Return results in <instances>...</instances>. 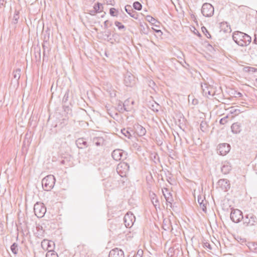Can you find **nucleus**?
Wrapping results in <instances>:
<instances>
[{
	"label": "nucleus",
	"instance_id": "1",
	"mask_svg": "<svg viewBox=\"0 0 257 257\" xmlns=\"http://www.w3.org/2000/svg\"><path fill=\"white\" fill-rule=\"evenodd\" d=\"M232 39L238 45L241 47L248 45L251 40L250 36L239 31H236L233 33Z\"/></svg>",
	"mask_w": 257,
	"mask_h": 257
},
{
	"label": "nucleus",
	"instance_id": "2",
	"mask_svg": "<svg viewBox=\"0 0 257 257\" xmlns=\"http://www.w3.org/2000/svg\"><path fill=\"white\" fill-rule=\"evenodd\" d=\"M55 178L53 175H49L46 176L42 180V185L45 191H49L53 187L55 183Z\"/></svg>",
	"mask_w": 257,
	"mask_h": 257
},
{
	"label": "nucleus",
	"instance_id": "3",
	"mask_svg": "<svg viewBox=\"0 0 257 257\" xmlns=\"http://www.w3.org/2000/svg\"><path fill=\"white\" fill-rule=\"evenodd\" d=\"M35 214L38 218H42L46 212V208L43 203L37 202L34 206Z\"/></svg>",
	"mask_w": 257,
	"mask_h": 257
},
{
	"label": "nucleus",
	"instance_id": "4",
	"mask_svg": "<svg viewBox=\"0 0 257 257\" xmlns=\"http://www.w3.org/2000/svg\"><path fill=\"white\" fill-rule=\"evenodd\" d=\"M214 9L213 6L208 3L203 4L201 8V13L205 17H210L213 16Z\"/></svg>",
	"mask_w": 257,
	"mask_h": 257
},
{
	"label": "nucleus",
	"instance_id": "5",
	"mask_svg": "<svg viewBox=\"0 0 257 257\" xmlns=\"http://www.w3.org/2000/svg\"><path fill=\"white\" fill-rule=\"evenodd\" d=\"M130 166L125 162H120L119 163L116 169L117 173L121 177H126V174L128 172Z\"/></svg>",
	"mask_w": 257,
	"mask_h": 257
},
{
	"label": "nucleus",
	"instance_id": "6",
	"mask_svg": "<svg viewBox=\"0 0 257 257\" xmlns=\"http://www.w3.org/2000/svg\"><path fill=\"white\" fill-rule=\"evenodd\" d=\"M124 84L127 87H132L136 84L135 76L130 72L127 71L124 75Z\"/></svg>",
	"mask_w": 257,
	"mask_h": 257
},
{
	"label": "nucleus",
	"instance_id": "7",
	"mask_svg": "<svg viewBox=\"0 0 257 257\" xmlns=\"http://www.w3.org/2000/svg\"><path fill=\"white\" fill-rule=\"evenodd\" d=\"M230 217L234 223H238L243 218L242 212L237 209H231Z\"/></svg>",
	"mask_w": 257,
	"mask_h": 257
},
{
	"label": "nucleus",
	"instance_id": "8",
	"mask_svg": "<svg viewBox=\"0 0 257 257\" xmlns=\"http://www.w3.org/2000/svg\"><path fill=\"white\" fill-rule=\"evenodd\" d=\"M243 224L246 226H255L257 224V218L253 213H248L245 215Z\"/></svg>",
	"mask_w": 257,
	"mask_h": 257
},
{
	"label": "nucleus",
	"instance_id": "9",
	"mask_svg": "<svg viewBox=\"0 0 257 257\" xmlns=\"http://www.w3.org/2000/svg\"><path fill=\"white\" fill-rule=\"evenodd\" d=\"M230 150V146L228 144L223 143L219 145L217 150L220 155L224 156L228 153Z\"/></svg>",
	"mask_w": 257,
	"mask_h": 257
},
{
	"label": "nucleus",
	"instance_id": "10",
	"mask_svg": "<svg viewBox=\"0 0 257 257\" xmlns=\"http://www.w3.org/2000/svg\"><path fill=\"white\" fill-rule=\"evenodd\" d=\"M217 184L221 190L224 191H228L230 187L229 181L226 179L219 180Z\"/></svg>",
	"mask_w": 257,
	"mask_h": 257
},
{
	"label": "nucleus",
	"instance_id": "11",
	"mask_svg": "<svg viewBox=\"0 0 257 257\" xmlns=\"http://www.w3.org/2000/svg\"><path fill=\"white\" fill-rule=\"evenodd\" d=\"M135 218L134 215L127 213L125 215L123 218V221L125 226L126 227H131L133 224V219Z\"/></svg>",
	"mask_w": 257,
	"mask_h": 257
},
{
	"label": "nucleus",
	"instance_id": "12",
	"mask_svg": "<svg viewBox=\"0 0 257 257\" xmlns=\"http://www.w3.org/2000/svg\"><path fill=\"white\" fill-rule=\"evenodd\" d=\"M124 253L122 250L118 248L111 249L109 253V257H124Z\"/></svg>",
	"mask_w": 257,
	"mask_h": 257
},
{
	"label": "nucleus",
	"instance_id": "13",
	"mask_svg": "<svg viewBox=\"0 0 257 257\" xmlns=\"http://www.w3.org/2000/svg\"><path fill=\"white\" fill-rule=\"evenodd\" d=\"M162 191L166 202L170 204V207H172V203L173 201V199L171 193L169 192L167 188H164V190H162Z\"/></svg>",
	"mask_w": 257,
	"mask_h": 257
},
{
	"label": "nucleus",
	"instance_id": "14",
	"mask_svg": "<svg viewBox=\"0 0 257 257\" xmlns=\"http://www.w3.org/2000/svg\"><path fill=\"white\" fill-rule=\"evenodd\" d=\"M123 154L124 152L122 150L116 149L112 152L111 156L114 160L118 161L121 159Z\"/></svg>",
	"mask_w": 257,
	"mask_h": 257
},
{
	"label": "nucleus",
	"instance_id": "15",
	"mask_svg": "<svg viewBox=\"0 0 257 257\" xmlns=\"http://www.w3.org/2000/svg\"><path fill=\"white\" fill-rule=\"evenodd\" d=\"M12 82L16 83L18 85L19 84V80L21 77V69L17 68L12 72Z\"/></svg>",
	"mask_w": 257,
	"mask_h": 257
},
{
	"label": "nucleus",
	"instance_id": "16",
	"mask_svg": "<svg viewBox=\"0 0 257 257\" xmlns=\"http://www.w3.org/2000/svg\"><path fill=\"white\" fill-rule=\"evenodd\" d=\"M125 11L132 17L135 19L137 20L138 19V15L137 13L134 11L131 6L126 5L124 7Z\"/></svg>",
	"mask_w": 257,
	"mask_h": 257
},
{
	"label": "nucleus",
	"instance_id": "17",
	"mask_svg": "<svg viewBox=\"0 0 257 257\" xmlns=\"http://www.w3.org/2000/svg\"><path fill=\"white\" fill-rule=\"evenodd\" d=\"M92 141L93 144L97 147L103 146L105 145V140L102 137H94Z\"/></svg>",
	"mask_w": 257,
	"mask_h": 257
},
{
	"label": "nucleus",
	"instance_id": "18",
	"mask_svg": "<svg viewBox=\"0 0 257 257\" xmlns=\"http://www.w3.org/2000/svg\"><path fill=\"white\" fill-rule=\"evenodd\" d=\"M202 92L204 95L208 97V95H213L212 93V88L209 86L206 83L201 85Z\"/></svg>",
	"mask_w": 257,
	"mask_h": 257
},
{
	"label": "nucleus",
	"instance_id": "19",
	"mask_svg": "<svg viewBox=\"0 0 257 257\" xmlns=\"http://www.w3.org/2000/svg\"><path fill=\"white\" fill-rule=\"evenodd\" d=\"M136 133L139 136H143L146 134V130L143 126L137 124L135 127Z\"/></svg>",
	"mask_w": 257,
	"mask_h": 257
},
{
	"label": "nucleus",
	"instance_id": "20",
	"mask_svg": "<svg viewBox=\"0 0 257 257\" xmlns=\"http://www.w3.org/2000/svg\"><path fill=\"white\" fill-rule=\"evenodd\" d=\"M232 132L234 134H239L241 131V125L239 122L233 123L231 126Z\"/></svg>",
	"mask_w": 257,
	"mask_h": 257
},
{
	"label": "nucleus",
	"instance_id": "21",
	"mask_svg": "<svg viewBox=\"0 0 257 257\" xmlns=\"http://www.w3.org/2000/svg\"><path fill=\"white\" fill-rule=\"evenodd\" d=\"M140 32L142 34H144L145 35L149 34L150 29L147 24L144 23H140Z\"/></svg>",
	"mask_w": 257,
	"mask_h": 257
},
{
	"label": "nucleus",
	"instance_id": "22",
	"mask_svg": "<svg viewBox=\"0 0 257 257\" xmlns=\"http://www.w3.org/2000/svg\"><path fill=\"white\" fill-rule=\"evenodd\" d=\"M76 144L78 147L80 149L87 147V143L84 138H79L77 139L76 141Z\"/></svg>",
	"mask_w": 257,
	"mask_h": 257
},
{
	"label": "nucleus",
	"instance_id": "23",
	"mask_svg": "<svg viewBox=\"0 0 257 257\" xmlns=\"http://www.w3.org/2000/svg\"><path fill=\"white\" fill-rule=\"evenodd\" d=\"M125 102L126 101H125L124 103H123L120 101H118V104L117 105V109L119 112L123 113L124 111H128L127 109L125 107Z\"/></svg>",
	"mask_w": 257,
	"mask_h": 257
},
{
	"label": "nucleus",
	"instance_id": "24",
	"mask_svg": "<svg viewBox=\"0 0 257 257\" xmlns=\"http://www.w3.org/2000/svg\"><path fill=\"white\" fill-rule=\"evenodd\" d=\"M231 170V167L228 163L224 164L221 168V171L224 174H227Z\"/></svg>",
	"mask_w": 257,
	"mask_h": 257
},
{
	"label": "nucleus",
	"instance_id": "25",
	"mask_svg": "<svg viewBox=\"0 0 257 257\" xmlns=\"http://www.w3.org/2000/svg\"><path fill=\"white\" fill-rule=\"evenodd\" d=\"M146 19L148 22L151 23L152 25H154L155 27H159L158 24H160V22L153 17L151 16H147L146 18Z\"/></svg>",
	"mask_w": 257,
	"mask_h": 257
},
{
	"label": "nucleus",
	"instance_id": "26",
	"mask_svg": "<svg viewBox=\"0 0 257 257\" xmlns=\"http://www.w3.org/2000/svg\"><path fill=\"white\" fill-rule=\"evenodd\" d=\"M36 234L38 237H41L44 236L45 230L43 229L42 226L38 224L36 226Z\"/></svg>",
	"mask_w": 257,
	"mask_h": 257
},
{
	"label": "nucleus",
	"instance_id": "27",
	"mask_svg": "<svg viewBox=\"0 0 257 257\" xmlns=\"http://www.w3.org/2000/svg\"><path fill=\"white\" fill-rule=\"evenodd\" d=\"M204 200L202 199V198L201 196L198 197V202L200 205V207L202 208V210L206 212V203L204 202Z\"/></svg>",
	"mask_w": 257,
	"mask_h": 257
},
{
	"label": "nucleus",
	"instance_id": "28",
	"mask_svg": "<svg viewBox=\"0 0 257 257\" xmlns=\"http://www.w3.org/2000/svg\"><path fill=\"white\" fill-rule=\"evenodd\" d=\"M48 44V42L47 41H44L43 44H42V47H43V58L47 56V55L48 54V53H49V48L48 47V46H47V45Z\"/></svg>",
	"mask_w": 257,
	"mask_h": 257
},
{
	"label": "nucleus",
	"instance_id": "29",
	"mask_svg": "<svg viewBox=\"0 0 257 257\" xmlns=\"http://www.w3.org/2000/svg\"><path fill=\"white\" fill-rule=\"evenodd\" d=\"M170 226H171V224L170 220H166L165 219L163 220L162 227L164 230L166 231L169 230Z\"/></svg>",
	"mask_w": 257,
	"mask_h": 257
},
{
	"label": "nucleus",
	"instance_id": "30",
	"mask_svg": "<svg viewBox=\"0 0 257 257\" xmlns=\"http://www.w3.org/2000/svg\"><path fill=\"white\" fill-rule=\"evenodd\" d=\"M101 8H103L102 5L100 3H97L94 5L93 12L94 13H99L102 11Z\"/></svg>",
	"mask_w": 257,
	"mask_h": 257
},
{
	"label": "nucleus",
	"instance_id": "31",
	"mask_svg": "<svg viewBox=\"0 0 257 257\" xmlns=\"http://www.w3.org/2000/svg\"><path fill=\"white\" fill-rule=\"evenodd\" d=\"M10 248H11L12 252L14 254H17L18 253V251L19 250V246H18V244L17 243H16V242L13 243L11 245Z\"/></svg>",
	"mask_w": 257,
	"mask_h": 257
},
{
	"label": "nucleus",
	"instance_id": "32",
	"mask_svg": "<svg viewBox=\"0 0 257 257\" xmlns=\"http://www.w3.org/2000/svg\"><path fill=\"white\" fill-rule=\"evenodd\" d=\"M208 125L205 121H202L200 125V130L203 132H206L207 130Z\"/></svg>",
	"mask_w": 257,
	"mask_h": 257
},
{
	"label": "nucleus",
	"instance_id": "33",
	"mask_svg": "<svg viewBox=\"0 0 257 257\" xmlns=\"http://www.w3.org/2000/svg\"><path fill=\"white\" fill-rule=\"evenodd\" d=\"M121 133L127 138L130 139L131 137V134L128 129L123 128L121 130Z\"/></svg>",
	"mask_w": 257,
	"mask_h": 257
},
{
	"label": "nucleus",
	"instance_id": "34",
	"mask_svg": "<svg viewBox=\"0 0 257 257\" xmlns=\"http://www.w3.org/2000/svg\"><path fill=\"white\" fill-rule=\"evenodd\" d=\"M46 257H58L56 252L50 249L46 254Z\"/></svg>",
	"mask_w": 257,
	"mask_h": 257
},
{
	"label": "nucleus",
	"instance_id": "35",
	"mask_svg": "<svg viewBox=\"0 0 257 257\" xmlns=\"http://www.w3.org/2000/svg\"><path fill=\"white\" fill-rule=\"evenodd\" d=\"M133 8L136 10L140 11L142 8V5L139 2H135L133 3Z\"/></svg>",
	"mask_w": 257,
	"mask_h": 257
},
{
	"label": "nucleus",
	"instance_id": "36",
	"mask_svg": "<svg viewBox=\"0 0 257 257\" xmlns=\"http://www.w3.org/2000/svg\"><path fill=\"white\" fill-rule=\"evenodd\" d=\"M118 12L115 8H111L109 9V14L111 16L116 17L117 16Z\"/></svg>",
	"mask_w": 257,
	"mask_h": 257
},
{
	"label": "nucleus",
	"instance_id": "37",
	"mask_svg": "<svg viewBox=\"0 0 257 257\" xmlns=\"http://www.w3.org/2000/svg\"><path fill=\"white\" fill-rule=\"evenodd\" d=\"M160 107V105L158 103L155 102V104L151 105L150 108L152 109L154 111L158 112L159 111Z\"/></svg>",
	"mask_w": 257,
	"mask_h": 257
},
{
	"label": "nucleus",
	"instance_id": "38",
	"mask_svg": "<svg viewBox=\"0 0 257 257\" xmlns=\"http://www.w3.org/2000/svg\"><path fill=\"white\" fill-rule=\"evenodd\" d=\"M19 19V13L18 11H16L13 17V23L17 24Z\"/></svg>",
	"mask_w": 257,
	"mask_h": 257
},
{
	"label": "nucleus",
	"instance_id": "39",
	"mask_svg": "<svg viewBox=\"0 0 257 257\" xmlns=\"http://www.w3.org/2000/svg\"><path fill=\"white\" fill-rule=\"evenodd\" d=\"M201 29H202V31L203 32V33L205 35V36L208 38H211V35L208 32V31H207V30L206 29V28L205 27H202L201 28Z\"/></svg>",
	"mask_w": 257,
	"mask_h": 257
},
{
	"label": "nucleus",
	"instance_id": "40",
	"mask_svg": "<svg viewBox=\"0 0 257 257\" xmlns=\"http://www.w3.org/2000/svg\"><path fill=\"white\" fill-rule=\"evenodd\" d=\"M114 25L118 28L119 30H121L125 28L124 26L119 22L115 21Z\"/></svg>",
	"mask_w": 257,
	"mask_h": 257
},
{
	"label": "nucleus",
	"instance_id": "41",
	"mask_svg": "<svg viewBox=\"0 0 257 257\" xmlns=\"http://www.w3.org/2000/svg\"><path fill=\"white\" fill-rule=\"evenodd\" d=\"M45 243L47 244V246H48L47 249H49V250H50V249H51V247L52 244H53V245L54 244V243L52 241H46L45 240L43 241H42V244L44 243Z\"/></svg>",
	"mask_w": 257,
	"mask_h": 257
},
{
	"label": "nucleus",
	"instance_id": "42",
	"mask_svg": "<svg viewBox=\"0 0 257 257\" xmlns=\"http://www.w3.org/2000/svg\"><path fill=\"white\" fill-rule=\"evenodd\" d=\"M228 116H225L223 118H221L219 121V123L221 124H224L227 122L228 121Z\"/></svg>",
	"mask_w": 257,
	"mask_h": 257
},
{
	"label": "nucleus",
	"instance_id": "43",
	"mask_svg": "<svg viewBox=\"0 0 257 257\" xmlns=\"http://www.w3.org/2000/svg\"><path fill=\"white\" fill-rule=\"evenodd\" d=\"M68 98H69V91H67L64 95V97L62 99V102L63 103H66L68 101Z\"/></svg>",
	"mask_w": 257,
	"mask_h": 257
},
{
	"label": "nucleus",
	"instance_id": "44",
	"mask_svg": "<svg viewBox=\"0 0 257 257\" xmlns=\"http://www.w3.org/2000/svg\"><path fill=\"white\" fill-rule=\"evenodd\" d=\"M232 94L235 97H241L242 96V94L240 92H237L235 90H233V92H232Z\"/></svg>",
	"mask_w": 257,
	"mask_h": 257
},
{
	"label": "nucleus",
	"instance_id": "45",
	"mask_svg": "<svg viewBox=\"0 0 257 257\" xmlns=\"http://www.w3.org/2000/svg\"><path fill=\"white\" fill-rule=\"evenodd\" d=\"M152 202L155 207L159 205V201L157 198L153 197L152 199Z\"/></svg>",
	"mask_w": 257,
	"mask_h": 257
},
{
	"label": "nucleus",
	"instance_id": "46",
	"mask_svg": "<svg viewBox=\"0 0 257 257\" xmlns=\"http://www.w3.org/2000/svg\"><path fill=\"white\" fill-rule=\"evenodd\" d=\"M203 246H204V247L207 248H208L209 249H212V247H211V246L209 242H206L204 243Z\"/></svg>",
	"mask_w": 257,
	"mask_h": 257
},
{
	"label": "nucleus",
	"instance_id": "47",
	"mask_svg": "<svg viewBox=\"0 0 257 257\" xmlns=\"http://www.w3.org/2000/svg\"><path fill=\"white\" fill-rule=\"evenodd\" d=\"M143 253V250L141 249H140L138 251L137 253L135 256V257H142Z\"/></svg>",
	"mask_w": 257,
	"mask_h": 257
},
{
	"label": "nucleus",
	"instance_id": "48",
	"mask_svg": "<svg viewBox=\"0 0 257 257\" xmlns=\"http://www.w3.org/2000/svg\"><path fill=\"white\" fill-rule=\"evenodd\" d=\"M104 33H105L104 36L106 37L107 38H108L111 35V32L110 31H106L104 32Z\"/></svg>",
	"mask_w": 257,
	"mask_h": 257
},
{
	"label": "nucleus",
	"instance_id": "49",
	"mask_svg": "<svg viewBox=\"0 0 257 257\" xmlns=\"http://www.w3.org/2000/svg\"><path fill=\"white\" fill-rule=\"evenodd\" d=\"M108 20H106L104 22V27L105 29L108 28Z\"/></svg>",
	"mask_w": 257,
	"mask_h": 257
},
{
	"label": "nucleus",
	"instance_id": "50",
	"mask_svg": "<svg viewBox=\"0 0 257 257\" xmlns=\"http://www.w3.org/2000/svg\"><path fill=\"white\" fill-rule=\"evenodd\" d=\"M197 103H198V100L197 99H193V101H192V104H193L196 105Z\"/></svg>",
	"mask_w": 257,
	"mask_h": 257
},
{
	"label": "nucleus",
	"instance_id": "51",
	"mask_svg": "<svg viewBox=\"0 0 257 257\" xmlns=\"http://www.w3.org/2000/svg\"><path fill=\"white\" fill-rule=\"evenodd\" d=\"M149 85L152 88H153V86H155V84L154 81H150Z\"/></svg>",
	"mask_w": 257,
	"mask_h": 257
},
{
	"label": "nucleus",
	"instance_id": "52",
	"mask_svg": "<svg viewBox=\"0 0 257 257\" xmlns=\"http://www.w3.org/2000/svg\"><path fill=\"white\" fill-rule=\"evenodd\" d=\"M5 3V0H0V6H4Z\"/></svg>",
	"mask_w": 257,
	"mask_h": 257
},
{
	"label": "nucleus",
	"instance_id": "53",
	"mask_svg": "<svg viewBox=\"0 0 257 257\" xmlns=\"http://www.w3.org/2000/svg\"><path fill=\"white\" fill-rule=\"evenodd\" d=\"M152 29H153L154 31H155L156 33H161V32H161V31L160 30H156V29H154L153 28H152Z\"/></svg>",
	"mask_w": 257,
	"mask_h": 257
},
{
	"label": "nucleus",
	"instance_id": "54",
	"mask_svg": "<svg viewBox=\"0 0 257 257\" xmlns=\"http://www.w3.org/2000/svg\"><path fill=\"white\" fill-rule=\"evenodd\" d=\"M253 43L257 44V38L255 37L254 39H253Z\"/></svg>",
	"mask_w": 257,
	"mask_h": 257
},
{
	"label": "nucleus",
	"instance_id": "55",
	"mask_svg": "<svg viewBox=\"0 0 257 257\" xmlns=\"http://www.w3.org/2000/svg\"><path fill=\"white\" fill-rule=\"evenodd\" d=\"M89 12H89V14H90L91 15H92V16L94 15H95V13H94V12H93V10H90Z\"/></svg>",
	"mask_w": 257,
	"mask_h": 257
},
{
	"label": "nucleus",
	"instance_id": "56",
	"mask_svg": "<svg viewBox=\"0 0 257 257\" xmlns=\"http://www.w3.org/2000/svg\"><path fill=\"white\" fill-rule=\"evenodd\" d=\"M63 107L65 111H66V109H67L68 110L69 109V107L68 106L64 105Z\"/></svg>",
	"mask_w": 257,
	"mask_h": 257
},
{
	"label": "nucleus",
	"instance_id": "57",
	"mask_svg": "<svg viewBox=\"0 0 257 257\" xmlns=\"http://www.w3.org/2000/svg\"><path fill=\"white\" fill-rule=\"evenodd\" d=\"M112 1H113V0H109V2H107V3H109V4L112 5L111 2Z\"/></svg>",
	"mask_w": 257,
	"mask_h": 257
},
{
	"label": "nucleus",
	"instance_id": "58",
	"mask_svg": "<svg viewBox=\"0 0 257 257\" xmlns=\"http://www.w3.org/2000/svg\"><path fill=\"white\" fill-rule=\"evenodd\" d=\"M26 139H27V138L26 137L25 139V140L24 141V143L25 144H26Z\"/></svg>",
	"mask_w": 257,
	"mask_h": 257
},
{
	"label": "nucleus",
	"instance_id": "59",
	"mask_svg": "<svg viewBox=\"0 0 257 257\" xmlns=\"http://www.w3.org/2000/svg\"><path fill=\"white\" fill-rule=\"evenodd\" d=\"M170 156L171 158H172V159H174V156H171V155H170V156Z\"/></svg>",
	"mask_w": 257,
	"mask_h": 257
},
{
	"label": "nucleus",
	"instance_id": "60",
	"mask_svg": "<svg viewBox=\"0 0 257 257\" xmlns=\"http://www.w3.org/2000/svg\"><path fill=\"white\" fill-rule=\"evenodd\" d=\"M27 143H28V144L29 143V140H27Z\"/></svg>",
	"mask_w": 257,
	"mask_h": 257
},
{
	"label": "nucleus",
	"instance_id": "61",
	"mask_svg": "<svg viewBox=\"0 0 257 257\" xmlns=\"http://www.w3.org/2000/svg\"><path fill=\"white\" fill-rule=\"evenodd\" d=\"M171 156H175V155H174V154H171Z\"/></svg>",
	"mask_w": 257,
	"mask_h": 257
},
{
	"label": "nucleus",
	"instance_id": "62",
	"mask_svg": "<svg viewBox=\"0 0 257 257\" xmlns=\"http://www.w3.org/2000/svg\"><path fill=\"white\" fill-rule=\"evenodd\" d=\"M61 163H64V161H62L61 162Z\"/></svg>",
	"mask_w": 257,
	"mask_h": 257
}]
</instances>
